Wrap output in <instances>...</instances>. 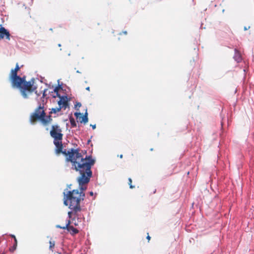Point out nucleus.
<instances>
[{
    "label": "nucleus",
    "instance_id": "f8f14e48",
    "mask_svg": "<svg viewBox=\"0 0 254 254\" xmlns=\"http://www.w3.org/2000/svg\"><path fill=\"white\" fill-rule=\"evenodd\" d=\"M44 120L46 121V122H42V124L44 126H46L52 122V118L51 116L49 115L48 116H45Z\"/></svg>",
    "mask_w": 254,
    "mask_h": 254
},
{
    "label": "nucleus",
    "instance_id": "7c9ffc66",
    "mask_svg": "<svg viewBox=\"0 0 254 254\" xmlns=\"http://www.w3.org/2000/svg\"><path fill=\"white\" fill-rule=\"evenodd\" d=\"M58 254H62L61 253H59Z\"/></svg>",
    "mask_w": 254,
    "mask_h": 254
},
{
    "label": "nucleus",
    "instance_id": "f03ea898",
    "mask_svg": "<svg viewBox=\"0 0 254 254\" xmlns=\"http://www.w3.org/2000/svg\"><path fill=\"white\" fill-rule=\"evenodd\" d=\"M35 79H31L27 81L25 76L11 83L13 88L19 90L21 95L24 98H28L29 95L33 92L37 93V86L34 85Z\"/></svg>",
    "mask_w": 254,
    "mask_h": 254
},
{
    "label": "nucleus",
    "instance_id": "f3484780",
    "mask_svg": "<svg viewBox=\"0 0 254 254\" xmlns=\"http://www.w3.org/2000/svg\"><path fill=\"white\" fill-rule=\"evenodd\" d=\"M60 88V86H57V87H56L55 88V89H54V92L56 93V96H57L58 97H61L60 94L59 93V90Z\"/></svg>",
    "mask_w": 254,
    "mask_h": 254
},
{
    "label": "nucleus",
    "instance_id": "4468645a",
    "mask_svg": "<svg viewBox=\"0 0 254 254\" xmlns=\"http://www.w3.org/2000/svg\"><path fill=\"white\" fill-rule=\"evenodd\" d=\"M61 108H60L59 107L58 108H52L51 109V111L50 112V114H52L53 113H57L58 112H59L60 111H61Z\"/></svg>",
    "mask_w": 254,
    "mask_h": 254
},
{
    "label": "nucleus",
    "instance_id": "cd10ccee",
    "mask_svg": "<svg viewBox=\"0 0 254 254\" xmlns=\"http://www.w3.org/2000/svg\"><path fill=\"white\" fill-rule=\"evenodd\" d=\"M123 155H122V154H121V155L119 156V157H120V158H123Z\"/></svg>",
    "mask_w": 254,
    "mask_h": 254
},
{
    "label": "nucleus",
    "instance_id": "39448f33",
    "mask_svg": "<svg viewBox=\"0 0 254 254\" xmlns=\"http://www.w3.org/2000/svg\"><path fill=\"white\" fill-rule=\"evenodd\" d=\"M54 144L56 146V148H55V150L56 153L57 154H59L62 153L64 154L67 155L68 157L66 158V160L67 161L70 162L69 160H68V159L69 158L68 153H69V152L71 151L72 150H75V149L71 148L70 150L68 151L67 153H66L65 151H63V143H62V140H57V139L54 140ZM75 150H77L78 151V153L81 154V153L79 152V150L78 149H75Z\"/></svg>",
    "mask_w": 254,
    "mask_h": 254
},
{
    "label": "nucleus",
    "instance_id": "9b49d317",
    "mask_svg": "<svg viewBox=\"0 0 254 254\" xmlns=\"http://www.w3.org/2000/svg\"><path fill=\"white\" fill-rule=\"evenodd\" d=\"M234 59L238 63L241 62L242 60V56L240 52L236 49H235Z\"/></svg>",
    "mask_w": 254,
    "mask_h": 254
},
{
    "label": "nucleus",
    "instance_id": "423d86ee",
    "mask_svg": "<svg viewBox=\"0 0 254 254\" xmlns=\"http://www.w3.org/2000/svg\"><path fill=\"white\" fill-rule=\"evenodd\" d=\"M20 70V67L18 64H16L14 69H12L10 71L9 79L11 82V84L19 79H20L22 77L18 75V71Z\"/></svg>",
    "mask_w": 254,
    "mask_h": 254
},
{
    "label": "nucleus",
    "instance_id": "c85d7f7f",
    "mask_svg": "<svg viewBox=\"0 0 254 254\" xmlns=\"http://www.w3.org/2000/svg\"><path fill=\"white\" fill-rule=\"evenodd\" d=\"M244 30H247V28L245 27L244 28Z\"/></svg>",
    "mask_w": 254,
    "mask_h": 254
},
{
    "label": "nucleus",
    "instance_id": "ddd939ff",
    "mask_svg": "<svg viewBox=\"0 0 254 254\" xmlns=\"http://www.w3.org/2000/svg\"><path fill=\"white\" fill-rule=\"evenodd\" d=\"M17 246V241L15 240V242H14V244L13 246L9 248V251L11 252H13L16 249Z\"/></svg>",
    "mask_w": 254,
    "mask_h": 254
},
{
    "label": "nucleus",
    "instance_id": "4be33fe9",
    "mask_svg": "<svg viewBox=\"0 0 254 254\" xmlns=\"http://www.w3.org/2000/svg\"><path fill=\"white\" fill-rule=\"evenodd\" d=\"M10 236L14 239V242H15V240H17L15 236L14 235H11Z\"/></svg>",
    "mask_w": 254,
    "mask_h": 254
},
{
    "label": "nucleus",
    "instance_id": "c756f323",
    "mask_svg": "<svg viewBox=\"0 0 254 254\" xmlns=\"http://www.w3.org/2000/svg\"><path fill=\"white\" fill-rule=\"evenodd\" d=\"M58 46H59V47H61V44H59V45H58Z\"/></svg>",
    "mask_w": 254,
    "mask_h": 254
},
{
    "label": "nucleus",
    "instance_id": "a878e982",
    "mask_svg": "<svg viewBox=\"0 0 254 254\" xmlns=\"http://www.w3.org/2000/svg\"><path fill=\"white\" fill-rule=\"evenodd\" d=\"M90 195L91 196H93V192L92 191H90V193H89Z\"/></svg>",
    "mask_w": 254,
    "mask_h": 254
},
{
    "label": "nucleus",
    "instance_id": "1a4fd4ad",
    "mask_svg": "<svg viewBox=\"0 0 254 254\" xmlns=\"http://www.w3.org/2000/svg\"><path fill=\"white\" fill-rule=\"evenodd\" d=\"M74 115L81 123H83L84 124H86L88 121L87 113H86L84 115H83L80 113H75Z\"/></svg>",
    "mask_w": 254,
    "mask_h": 254
},
{
    "label": "nucleus",
    "instance_id": "0eeeda50",
    "mask_svg": "<svg viewBox=\"0 0 254 254\" xmlns=\"http://www.w3.org/2000/svg\"><path fill=\"white\" fill-rule=\"evenodd\" d=\"M71 223L70 219H68L65 225L64 226H61L59 225H56V228H60L62 229H66L71 235H74L78 233L79 231L76 228H74L73 226H70V224Z\"/></svg>",
    "mask_w": 254,
    "mask_h": 254
},
{
    "label": "nucleus",
    "instance_id": "393cba45",
    "mask_svg": "<svg viewBox=\"0 0 254 254\" xmlns=\"http://www.w3.org/2000/svg\"><path fill=\"white\" fill-rule=\"evenodd\" d=\"M45 92H46V90H45L43 92V97H45Z\"/></svg>",
    "mask_w": 254,
    "mask_h": 254
},
{
    "label": "nucleus",
    "instance_id": "2eb2a0df",
    "mask_svg": "<svg viewBox=\"0 0 254 254\" xmlns=\"http://www.w3.org/2000/svg\"><path fill=\"white\" fill-rule=\"evenodd\" d=\"M69 121L70 123V125L71 127H76V123L74 120V119L73 118H70L69 119Z\"/></svg>",
    "mask_w": 254,
    "mask_h": 254
},
{
    "label": "nucleus",
    "instance_id": "aec40b11",
    "mask_svg": "<svg viewBox=\"0 0 254 254\" xmlns=\"http://www.w3.org/2000/svg\"><path fill=\"white\" fill-rule=\"evenodd\" d=\"M123 33L124 34H125V35H127V31H123L122 32L120 33H119V35H122Z\"/></svg>",
    "mask_w": 254,
    "mask_h": 254
},
{
    "label": "nucleus",
    "instance_id": "bb28decb",
    "mask_svg": "<svg viewBox=\"0 0 254 254\" xmlns=\"http://www.w3.org/2000/svg\"><path fill=\"white\" fill-rule=\"evenodd\" d=\"M86 90H88V91H90V87H87L86 88Z\"/></svg>",
    "mask_w": 254,
    "mask_h": 254
},
{
    "label": "nucleus",
    "instance_id": "5701e85b",
    "mask_svg": "<svg viewBox=\"0 0 254 254\" xmlns=\"http://www.w3.org/2000/svg\"><path fill=\"white\" fill-rule=\"evenodd\" d=\"M91 126L92 127V128H93V129H95V128H96V125H91Z\"/></svg>",
    "mask_w": 254,
    "mask_h": 254
},
{
    "label": "nucleus",
    "instance_id": "dca6fc26",
    "mask_svg": "<svg viewBox=\"0 0 254 254\" xmlns=\"http://www.w3.org/2000/svg\"><path fill=\"white\" fill-rule=\"evenodd\" d=\"M71 211H69L68 212V217L69 218H71L72 217V215H75L77 214L78 212H79V211L75 212L73 209H71Z\"/></svg>",
    "mask_w": 254,
    "mask_h": 254
},
{
    "label": "nucleus",
    "instance_id": "20e7f679",
    "mask_svg": "<svg viewBox=\"0 0 254 254\" xmlns=\"http://www.w3.org/2000/svg\"><path fill=\"white\" fill-rule=\"evenodd\" d=\"M62 132V130L60 127L58 125H55L52 126L50 133L54 140H62L63 134Z\"/></svg>",
    "mask_w": 254,
    "mask_h": 254
},
{
    "label": "nucleus",
    "instance_id": "b1692460",
    "mask_svg": "<svg viewBox=\"0 0 254 254\" xmlns=\"http://www.w3.org/2000/svg\"><path fill=\"white\" fill-rule=\"evenodd\" d=\"M81 106V104L80 103H77V104L76 105V106H78L79 107H80Z\"/></svg>",
    "mask_w": 254,
    "mask_h": 254
},
{
    "label": "nucleus",
    "instance_id": "9d476101",
    "mask_svg": "<svg viewBox=\"0 0 254 254\" xmlns=\"http://www.w3.org/2000/svg\"><path fill=\"white\" fill-rule=\"evenodd\" d=\"M5 36L6 39L10 40V34L9 32L5 29L4 27H2L0 25V39H3Z\"/></svg>",
    "mask_w": 254,
    "mask_h": 254
},
{
    "label": "nucleus",
    "instance_id": "6ab92c4d",
    "mask_svg": "<svg viewBox=\"0 0 254 254\" xmlns=\"http://www.w3.org/2000/svg\"><path fill=\"white\" fill-rule=\"evenodd\" d=\"M128 185H129V188L130 189H133L135 188L134 186L132 185V180L131 178H128Z\"/></svg>",
    "mask_w": 254,
    "mask_h": 254
},
{
    "label": "nucleus",
    "instance_id": "6e6552de",
    "mask_svg": "<svg viewBox=\"0 0 254 254\" xmlns=\"http://www.w3.org/2000/svg\"><path fill=\"white\" fill-rule=\"evenodd\" d=\"M60 98V100L58 103L59 107L61 108V109L62 108L66 109V108L68 106L67 96H61Z\"/></svg>",
    "mask_w": 254,
    "mask_h": 254
},
{
    "label": "nucleus",
    "instance_id": "f257e3e1",
    "mask_svg": "<svg viewBox=\"0 0 254 254\" xmlns=\"http://www.w3.org/2000/svg\"><path fill=\"white\" fill-rule=\"evenodd\" d=\"M68 160L72 163L71 169L78 172L79 176L77 178L79 190H73L68 191L66 194L64 193V203L68 206L70 209H73L75 212L80 211V202L84 200L85 193L84 191L87 189L85 185L87 184L92 175L91 170L95 160L91 156H85L78 153L77 150H72L69 152Z\"/></svg>",
    "mask_w": 254,
    "mask_h": 254
},
{
    "label": "nucleus",
    "instance_id": "a211bd4d",
    "mask_svg": "<svg viewBox=\"0 0 254 254\" xmlns=\"http://www.w3.org/2000/svg\"><path fill=\"white\" fill-rule=\"evenodd\" d=\"M50 246H49V249L50 250L53 251V249L54 248L55 245V242L54 241H50L49 242Z\"/></svg>",
    "mask_w": 254,
    "mask_h": 254
},
{
    "label": "nucleus",
    "instance_id": "412c9836",
    "mask_svg": "<svg viewBox=\"0 0 254 254\" xmlns=\"http://www.w3.org/2000/svg\"><path fill=\"white\" fill-rule=\"evenodd\" d=\"M147 239L148 240V241L149 242L151 239V237L149 236L148 233L147 234V236L146 237Z\"/></svg>",
    "mask_w": 254,
    "mask_h": 254
},
{
    "label": "nucleus",
    "instance_id": "7ed1b4c3",
    "mask_svg": "<svg viewBox=\"0 0 254 254\" xmlns=\"http://www.w3.org/2000/svg\"><path fill=\"white\" fill-rule=\"evenodd\" d=\"M46 116V113L44 110V106H42L40 104V106L35 109L34 113H33L30 117V121L32 123H34L38 121L46 122L44 120V117Z\"/></svg>",
    "mask_w": 254,
    "mask_h": 254
}]
</instances>
